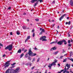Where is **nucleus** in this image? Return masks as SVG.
Here are the masks:
<instances>
[{
    "instance_id": "obj_1",
    "label": "nucleus",
    "mask_w": 73,
    "mask_h": 73,
    "mask_svg": "<svg viewBox=\"0 0 73 73\" xmlns=\"http://www.w3.org/2000/svg\"><path fill=\"white\" fill-rule=\"evenodd\" d=\"M12 44L9 45L7 46L5 48V49L6 50V49H9V50L10 51V50H11L12 49L13 47H12Z\"/></svg>"
},
{
    "instance_id": "obj_2",
    "label": "nucleus",
    "mask_w": 73,
    "mask_h": 73,
    "mask_svg": "<svg viewBox=\"0 0 73 73\" xmlns=\"http://www.w3.org/2000/svg\"><path fill=\"white\" fill-rule=\"evenodd\" d=\"M45 38H46V36H44L41 37L40 39V40H42V41H47V40Z\"/></svg>"
},
{
    "instance_id": "obj_3",
    "label": "nucleus",
    "mask_w": 73,
    "mask_h": 73,
    "mask_svg": "<svg viewBox=\"0 0 73 73\" xmlns=\"http://www.w3.org/2000/svg\"><path fill=\"white\" fill-rule=\"evenodd\" d=\"M28 54H29V56H32V54H33V52H32V51H31V49H30L29 50Z\"/></svg>"
},
{
    "instance_id": "obj_4",
    "label": "nucleus",
    "mask_w": 73,
    "mask_h": 73,
    "mask_svg": "<svg viewBox=\"0 0 73 73\" xmlns=\"http://www.w3.org/2000/svg\"><path fill=\"white\" fill-rule=\"evenodd\" d=\"M19 70H20V68H17L15 70H14V73H17L19 72Z\"/></svg>"
},
{
    "instance_id": "obj_5",
    "label": "nucleus",
    "mask_w": 73,
    "mask_h": 73,
    "mask_svg": "<svg viewBox=\"0 0 73 73\" xmlns=\"http://www.w3.org/2000/svg\"><path fill=\"white\" fill-rule=\"evenodd\" d=\"M66 15V14H64L59 19L60 21H61V20H62V19H63L64 16H65Z\"/></svg>"
},
{
    "instance_id": "obj_6",
    "label": "nucleus",
    "mask_w": 73,
    "mask_h": 73,
    "mask_svg": "<svg viewBox=\"0 0 73 73\" xmlns=\"http://www.w3.org/2000/svg\"><path fill=\"white\" fill-rule=\"evenodd\" d=\"M11 69H8L6 72L5 73H11Z\"/></svg>"
},
{
    "instance_id": "obj_7",
    "label": "nucleus",
    "mask_w": 73,
    "mask_h": 73,
    "mask_svg": "<svg viewBox=\"0 0 73 73\" xmlns=\"http://www.w3.org/2000/svg\"><path fill=\"white\" fill-rule=\"evenodd\" d=\"M57 43L58 45H61L62 44V41L61 40L58 42Z\"/></svg>"
},
{
    "instance_id": "obj_8",
    "label": "nucleus",
    "mask_w": 73,
    "mask_h": 73,
    "mask_svg": "<svg viewBox=\"0 0 73 73\" xmlns=\"http://www.w3.org/2000/svg\"><path fill=\"white\" fill-rule=\"evenodd\" d=\"M66 66H67L68 68H70V64H67L66 65Z\"/></svg>"
},
{
    "instance_id": "obj_9",
    "label": "nucleus",
    "mask_w": 73,
    "mask_h": 73,
    "mask_svg": "<svg viewBox=\"0 0 73 73\" xmlns=\"http://www.w3.org/2000/svg\"><path fill=\"white\" fill-rule=\"evenodd\" d=\"M66 25H67V24H68L69 25H70V21H69V22H66L65 23Z\"/></svg>"
},
{
    "instance_id": "obj_10",
    "label": "nucleus",
    "mask_w": 73,
    "mask_h": 73,
    "mask_svg": "<svg viewBox=\"0 0 73 73\" xmlns=\"http://www.w3.org/2000/svg\"><path fill=\"white\" fill-rule=\"evenodd\" d=\"M17 34L18 35H20V31H17Z\"/></svg>"
},
{
    "instance_id": "obj_11",
    "label": "nucleus",
    "mask_w": 73,
    "mask_h": 73,
    "mask_svg": "<svg viewBox=\"0 0 73 73\" xmlns=\"http://www.w3.org/2000/svg\"><path fill=\"white\" fill-rule=\"evenodd\" d=\"M58 53V51H56V52H55L53 53V54H54V55H56V54H57Z\"/></svg>"
},
{
    "instance_id": "obj_12",
    "label": "nucleus",
    "mask_w": 73,
    "mask_h": 73,
    "mask_svg": "<svg viewBox=\"0 0 73 73\" xmlns=\"http://www.w3.org/2000/svg\"><path fill=\"white\" fill-rule=\"evenodd\" d=\"M57 41L53 42H51V43H50V44H56V43H57Z\"/></svg>"
},
{
    "instance_id": "obj_13",
    "label": "nucleus",
    "mask_w": 73,
    "mask_h": 73,
    "mask_svg": "<svg viewBox=\"0 0 73 73\" xmlns=\"http://www.w3.org/2000/svg\"><path fill=\"white\" fill-rule=\"evenodd\" d=\"M70 5L72 7L73 6V1H71L70 2Z\"/></svg>"
},
{
    "instance_id": "obj_14",
    "label": "nucleus",
    "mask_w": 73,
    "mask_h": 73,
    "mask_svg": "<svg viewBox=\"0 0 73 73\" xmlns=\"http://www.w3.org/2000/svg\"><path fill=\"white\" fill-rule=\"evenodd\" d=\"M52 64H50V63L49 64V65L48 66V68H50L52 67Z\"/></svg>"
},
{
    "instance_id": "obj_15",
    "label": "nucleus",
    "mask_w": 73,
    "mask_h": 73,
    "mask_svg": "<svg viewBox=\"0 0 73 73\" xmlns=\"http://www.w3.org/2000/svg\"><path fill=\"white\" fill-rule=\"evenodd\" d=\"M51 64L52 65H56V63H55V62H53L52 63H51Z\"/></svg>"
},
{
    "instance_id": "obj_16",
    "label": "nucleus",
    "mask_w": 73,
    "mask_h": 73,
    "mask_svg": "<svg viewBox=\"0 0 73 73\" xmlns=\"http://www.w3.org/2000/svg\"><path fill=\"white\" fill-rule=\"evenodd\" d=\"M38 0H32L31 1V2L32 3H34L35 1H37Z\"/></svg>"
},
{
    "instance_id": "obj_17",
    "label": "nucleus",
    "mask_w": 73,
    "mask_h": 73,
    "mask_svg": "<svg viewBox=\"0 0 73 73\" xmlns=\"http://www.w3.org/2000/svg\"><path fill=\"white\" fill-rule=\"evenodd\" d=\"M38 3V1H37V2L34 5V7H35L37 5Z\"/></svg>"
},
{
    "instance_id": "obj_18",
    "label": "nucleus",
    "mask_w": 73,
    "mask_h": 73,
    "mask_svg": "<svg viewBox=\"0 0 73 73\" xmlns=\"http://www.w3.org/2000/svg\"><path fill=\"white\" fill-rule=\"evenodd\" d=\"M36 55H37V54L36 53H33V54H32L31 56H36Z\"/></svg>"
},
{
    "instance_id": "obj_19",
    "label": "nucleus",
    "mask_w": 73,
    "mask_h": 73,
    "mask_svg": "<svg viewBox=\"0 0 73 73\" xmlns=\"http://www.w3.org/2000/svg\"><path fill=\"white\" fill-rule=\"evenodd\" d=\"M22 28L23 29H27V27L26 26H24L22 27Z\"/></svg>"
},
{
    "instance_id": "obj_20",
    "label": "nucleus",
    "mask_w": 73,
    "mask_h": 73,
    "mask_svg": "<svg viewBox=\"0 0 73 73\" xmlns=\"http://www.w3.org/2000/svg\"><path fill=\"white\" fill-rule=\"evenodd\" d=\"M10 65V64H7L5 66V68H7V67H8V66H9Z\"/></svg>"
},
{
    "instance_id": "obj_21",
    "label": "nucleus",
    "mask_w": 73,
    "mask_h": 73,
    "mask_svg": "<svg viewBox=\"0 0 73 73\" xmlns=\"http://www.w3.org/2000/svg\"><path fill=\"white\" fill-rule=\"evenodd\" d=\"M68 60L67 58H66L63 61V62H66V60Z\"/></svg>"
},
{
    "instance_id": "obj_22",
    "label": "nucleus",
    "mask_w": 73,
    "mask_h": 73,
    "mask_svg": "<svg viewBox=\"0 0 73 73\" xmlns=\"http://www.w3.org/2000/svg\"><path fill=\"white\" fill-rule=\"evenodd\" d=\"M21 49H19L18 51V52H17V53H21Z\"/></svg>"
},
{
    "instance_id": "obj_23",
    "label": "nucleus",
    "mask_w": 73,
    "mask_h": 73,
    "mask_svg": "<svg viewBox=\"0 0 73 73\" xmlns=\"http://www.w3.org/2000/svg\"><path fill=\"white\" fill-rule=\"evenodd\" d=\"M9 62H10V61H8L7 62H6V63L5 64V65H7V64H9L8 63Z\"/></svg>"
},
{
    "instance_id": "obj_24",
    "label": "nucleus",
    "mask_w": 73,
    "mask_h": 73,
    "mask_svg": "<svg viewBox=\"0 0 73 73\" xmlns=\"http://www.w3.org/2000/svg\"><path fill=\"white\" fill-rule=\"evenodd\" d=\"M43 1V0H37V1H38V2L39 1L40 3H42V2Z\"/></svg>"
},
{
    "instance_id": "obj_25",
    "label": "nucleus",
    "mask_w": 73,
    "mask_h": 73,
    "mask_svg": "<svg viewBox=\"0 0 73 73\" xmlns=\"http://www.w3.org/2000/svg\"><path fill=\"white\" fill-rule=\"evenodd\" d=\"M52 49H53V50H56V48L55 47H54L51 49V50H52Z\"/></svg>"
},
{
    "instance_id": "obj_26",
    "label": "nucleus",
    "mask_w": 73,
    "mask_h": 73,
    "mask_svg": "<svg viewBox=\"0 0 73 73\" xmlns=\"http://www.w3.org/2000/svg\"><path fill=\"white\" fill-rule=\"evenodd\" d=\"M28 60H30L31 61V60H32V58H31V57L29 56L28 57Z\"/></svg>"
},
{
    "instance_id": "obj_27",
    "label": "nucleus",
    "mask_w": 73,
    "mask_h": 73,
    "mask_svg": "<svg viewBox=\"0 0 73 73\" xmlns=\"http://www.w3.org/2000/svg\"><path fill=\"white\" fill-rule=\"evenodd\" d=\"M24 53H23L21 55V57H20V58H21V57H23V56H24Z\"/></svg>"
},
{
    "instance_id": "obj_28",
    "label": "nucleus",
    "mask_w": 73,
    "mask_h": 73,
    "mask_svg": "<svg viewBox=\"0 0 73 73\" xmlns=\"http://www.w3.org/2000/svg\"><path fill=\"white\" fill-rule=\"evenodd\" d=\"M61 41L62 42V43H63V42H66V40H63Z\"/></svg>"
},
{
    "instance_id": "obj_29",
    "label": "nucleus",
    "mask_w": 73,
    "mask_h": 73,
    "mask_svg": "<svg viewBox=\"0 0 73 73\" xmlns=\"http://www.w3.org/2000/svg\"><path fill=\"white\" fill-rule=\"evenodd\" d=\"M35 58H34L33 59V60L32 61V62H33V61H35Z\"/></svg>"
},
{
    "instance_id": "obj_30",
    "label": "nucleus",
    "mask_w": 73,
    "mask_h": 73,
    "mask_svg": "<svg viewBox=\"0 0 73 73\" xmlns=\"http://www.w3.org/2000/svg\"><path fill=\"white\" fill-rule=\"evenodd\" d=\"M25 57H26V58L28 57V53H27L25 55Z\"/></svg>"
},
{
    "instance_id": "obj_31",
    "label": "nucleus",
    "mask_w": 73,
    "mask_h": 73,
    "mask_svg": "<svg viewBox=\"0 0 73 73\" xmlns=\"http://www.w3.org/2000/svg\"><path fill=\"white\" fill-rule=\"evenodd\" d=\"M41 32H45V30H44V29H42Z\"/></svg>"
},
{
    "instance_id": "obj_32",
    "label": "nucleus",
    "mask_w": 73,
    "mask_h": 73,
    "mask_svg": "<svg viewBox=\"0 0 73 73\" xmlns=\"http://www.w3.org/2000/svg\"><path fill=\"white\" fill-rule=\"evenodd\" d=\"M35 33H33V37H35Z\"/></svg>"
},
{
    "instance_id": "obj_33",
    "label": "nucleus",
    "mask_w": 73,
    "mask_h": 73,
    "mask_svg": "<svg viewBox=\"0 0 73 73\" xmlns=\"http://www.w3.org/2000/svg\"><path fill=\"white\" fill-rule=\"evenodd\" d=\"M35 20L36 21H39V19H35Z\"/></svg>"
},
{
    "instance_id": "obj_34",
    "label": "nucleus",
    "mask_w": 73,
    "mask_h": 73,
    "mask_svg": "<svg viewBox=\"0 0 73 73\" xmlns=\"http://www.w3.org/2000/svg\"><path fill=\"white\" fill-rule=\"evenodd\" d=\"M30 36H29L27 37V38L28 39H29V38H30Z\"/></svg>"
},
{
    "instance_id": "obj_35",
    "label": "nucleus",
    "mask_w": 73,
    "mask_h": 73,
    "mask_svg": "<svg viewBox=\"0 0 73 73\" xmlns=\"http://www.w3.org/2000/svg\"><path fill=\"white\" fill-rule=\"evenodd\" d=\"M72 55H73V52H71L70 55V56H72Z\"/></svg>"
},
{
    "instance_id": "obj_36",
    "label": "nucleus",
    "mask_w": 73,
    "mask_h": 73,
    "mask_svg": "<svg viewBox=\"0 0 73 73\" xmlns=\"http://www.w3.org/2000/svg\"><path fill=\"white\" fill-rule=\"evenodd\" d=\"M42 31H41V32L40 33V34H39V35H42Z\"/></svg>"
},
{
    "instance_id": "obj_37",
    "label": "nucleus",
    "mask_w": 73,
    "mask_h": 73,
    "mask_svg": "<svg viewBox=\"0 0 73 73\" xmlns=\"http://www.w3.org/2000/svg\"><path fill=\"white\" fill-rule=\"evenodd\" d=\"M70 61H72V62H73V58H71L70 59Z\"/></svg>"
},
{
    "instance_id": "obj_38",
    "label": "nucleus",
    "mask_w": 73,
    "mask_h": 73,
    "mask_svg": "<svg viewBox=\"0 0 73 73\" xmlns=\"http://www.w3.org/2000/svg\"><path fill=\"white\" fill-rule=\"evenodd\" d=\"M39 60H40V58H39L37 60V62H39Z\"/></svg>"
},
{
    "instance_id": "obj_39",
    "label": "nucleus",
    "mask_w": 73,
    "mask_h": 73,
    "mask_svg": "<svg viewBox=\"0 0 73 73\" xmlns=\"http://www.w3.org/2000/svg\"><path fill=\"white\" fill-rule=\"evenodd\" d=\"M34 49L36 50H38V49L36 47H35L34 48Z\"/></svg>"
},
{
    "instance_id": "obj_40",
    "label": "nucleus",
    "mask_w": 73,
    "mask_h": 73,
    "mask_svg": "<svg viewBox=\"0 0 73 73\" xmlns=\"http://www.w3.org/2000/svg\"><path fill=\"white\" fill-rule=\"evenodd\" d=\"M72 46V44H68V46Z\"/></svg>"
},
{
    "instance_id": "obj_41",
    "label": "nucleus",
    "mask_w": 73,
    "mask_h": 73,
    "mask_svg": "<svg viewBox=\"0 0 73 73\" xmlns=\"http://www.w3.org/2000/svg\"><path fill=\"white\" fill-rule=\"evenodd\" d=\"M64 57V56H61L60 57V58H61V59H62V58Z\"/></svg>"
},
{
    "instance_id": "obj_42",
    "label": "nucleus",
    "mask_w": 73,
    "mask_h": 73,
    "mask_svg": "<svg viewBox=\"0 0 73 73\" xmlns=\"http://www.w3.org/2000/svg\"><path fill=\"white\" fill-rule=\"evenodd\" d=\"M35 68V66H34V67H32L31 68L32 70H33V69H34V68Z\"/></svg>"
},
{
    "instance_id": "obj_43",
    "label": "nucleus",
    "mask_w": 73,
    "mask_h": 73,
    "mask_svg": "<svg viewBox=\"0 0 73 73\" xmlns=\"http://www.w3.org/2000/svg\"><path fill=\"white\" fill-rule=\"evenodd\" d=\"M15 64H16V63H14L13 64H11V65L13 66V65H15Z\"/></svg>"
},
{
    "instance_id": "obj_44",
    "label": "nucleus",
    "mask_w": 73,
    "mask_h": 73,
    "mask_svg": "<svg viewBox=\"0 0 73 73\" xmlns=\"http://www.w3.org/2000/svg\"><path fill=\"white\" fill-rule=\"evenodd\" d=\"M70 40H69L68 41V44H70Z\"/></svg>"
},
{
    "instance_id": "obj_45",
    "label": "nucleus",
    "mask_w": 73,
    "mask_h": 73,
    "mask_svg": "<svg viewBox=\"0 0 73 73\" xmlns=\"http://www.w3.org/2000/svg\"><path fill=\"white\" fill-rule=\"evenodd\" d=\"M15 66H13L11 67V68H14V67H15Z\"/></svg>"
},
{
    "instance_id": "obj_46",
    "label": "nucleus",
    "mask_w": 73,
    "mask_h": 73,
    "mask_svg": "<svg viewBox=\"0 0 73 73\" xmlns=\"http://www.w3.org/2000/svg\"><path fill=\"white\" fill-rule=\"evenodd\" d=\"M35 32V29H33V30H32V32Z\"/></svg>"
},
{
    "instance_id": "obj_47",
    "label": "nucleus",
    "mask_w": 73,
    "mask_h": 73,
    "mask_svg": "<svg viewBox=\"0 0 73 73\" xmlns=\"http://www.w3.org/2000/svg\"><path fill=\"white\" fill-rule=\"evenodd\" d=\"M3 46V45L2 44H1V43H0V46Z\"/></svg>"
},
{
    "instance_id": "obj_48",
    "label": "nucleus",
    "mask_w": 73,
    "mask_h": 73,
    "mask_svg": "<svg viewBox=\"0 0 73 73\" xmlns=\"http://www.w3.org/2000/svg\"><path fill=\"white\" fill-rule=\"evenodd\" d=\"M5 54H3V57H5Z\"/></svg>"
},
{
    "instance_id": "obj_49",
    "label": "nucleus",
    "mask_w": 73,
    "mask_h": 73,
    "mask_svg": "<svg viewBox=\"0 0 73 73\" xmlns=\"http://www.w3.org/2000/svg\"><path fill=\"white\" fill-rule=\"evenodd\" d=\"M67 71L64 70V72H63V73H66V72Z\"/></svg>"
},
{
    "instance_id": "obj_50",
    "label": "nucleus",
    "mask_w": 73,
    "mask_h": 73,
    "mask_svg": "<svg viewBox=\"0 0 73 73\" xmlns=\"http://www.w3.org/2000/svg\"><path fill=\"white\" fill-rule=\"evenodd\" d=\"M11 9V7H9L8 8V9Z\"/></svg>"
},
{
    "instance_id": "obj_51",
    "label": "nucleus",
    "mask_w": 73,
    "mask_h": 73,
    "mask_svg": "<svg viewBox=\"0 0 73 73\" xmlns=\"http://www.w3.org/2000/svg\"><path fill=\"white\" fill-rule=\"evenodd\" d=\"M28 39L27 38V39H26V40H25V42H27V41L28 40Z\"/></svg>"
},
{
    "instance_id": "obj_52",
    "label": "nucleus",
    "mask_w": 73,
    "mask_h": 73,
    "mask_svg": "<svg viewBox=\"0 0 73 73\" xmlns=\"http://www.w3.org/2000/svg\"><path fill=\"white\" fill-rule=\"evenodd\" d=\"M64 70H66V71L67 70H66V67H65V68L64 69Z\"/></svg>"
},
{
    "instance_id": "obj_53",
    "label": "nucleus",
    "mask_w": 73,
    "mask_h": 73,
    "mask_svg": "<svg viewBox=\"0 0 73 73\" xmlns=\"http://www.w3.org/2000/svg\"><path fill=\"white\" fill-rule=\"evenodd\" d=\"M10 35H13V34H12V32H11L10 33Z\"/></svg>"
},
{
    "instance_id": "obj_54",
    "label": "nucleus",
    "mask_w": 73,
    "mask_h": 73,
    "mask_svg": "<svg viewBox=\"0 0 73 73\" xmlns=\"http://www.w3.org/2000/svg\"><path fill=\"white\" fill-rule=\"evenodd\" d=\"M64 70H61L60 72H63Z\"/></svg>"
},
{
    "instance_id": "obj_55",
    "label": "nucleus",
    "mask_w": 73,
    "mask_h": 73,
    "mask_svg": "<svg viewBox=\"0 0 73 73\" xmlns=\"http://www.w3.org/2000/svg\"><path fill=\"white\" fill-rule=\"evenodd\" d=\"M27 50H25L24 51V53H25V52H27Z\"/></svg>"
},
{
    "instance_id": "obj_56",
    "label": "nucleus",
    "mask_w": 73,
    "mask_h": 73,
    "mask_svg": "<svg viewBox=\"0 0 73 73\" xmlns=\"http://www.w3.org/2000/svg\"><path fill=\"white\" fill-rule=\"evenodd\" d=\"M55 3V1H54L53 2H52V4H54Z\"/></svg>"
},
{
    "instance_id": "obj_57",
    "label": "nucleus",
    "mask_w": 73,
    "mask_h": 73,
    "mask_svg": "<svg viewBox=\"0 0 73 73\" xmlns=\"http://www.w3.org/2000/svg\"><path fill=\"white\" fill-rule=\"evenodd\" d=\"M54 62H55V63H56V62H57V60H55Z\"/></svg>"
},
{
    "instance_id": "obj_58",
    "label": "nucleus",
    "mask_w": 73,
    "mask_h": 73,
    "mask_svg": "<svg viewBox=\"0 0 73 73\" xmlns=\"http://www.w3.org/2000/svg\"><path fill=\"white\" fill-rule=\"evenodd\" d=\"M66 44H67V42H64V44H65V45H66Z\"/></svg>"
},
{
    "instance_id": "obj_59",
    "label": "nucleus",
    "mask_w": 73,
    "mask_h": 73,
    "mask_svg": "<svg viewBox=\"0 0 73 73\" xmlns=\"http://www.w3.org/2000/svg\"><path fill=\"white\" fill-rule=\"evenodd\" d=\"M66 73H69V71H67L66 72Z\"/></svg>"
},
{
    "instance_id": "obj_60",
    "label": "nucleus",
    "mask_w": 73,
    "mask_h": 73,
    "mask_svg": "<svg viewBox=\"0 0 73 73\" xmlns=\"http://www.w3.org/2000/svg\"><path fill=\"white\" fill-rule=\"evenodd\" d=\"M58 65L59 66H60V64H58Z\"/></svg>"
},
{
    "instance_id": "obj_61",
    "label": "nucleus",
    "mask_w": 73,
    "mask_h": 73,
    "mask_svg": "<svg viewBox=\"0 0 73 73\" xmlns=\"http://www.w3.org/2000/svg\"><path fill=\"white\" fill-rule=\"evenodd\" d=\"M54 25H55V24H53L52 25L53 27H54Z\"/></svg>"
},
{
    "instance_id": "obj_62",
    "label": "nucleus",
    "mask_w": 73,
    "mask_h": 73,
    "mask_svg": "<svg viewBox=\"0 0 73 73\" xmlns=\"http://www.w3.org/2000/svg\"><path fill=\"white\" fill-rule=\"evenodd\" d=\"M32 66V63L30 64V66Z\"/></svg>"
},
{
    "instance_id": "obj_63",
    "label": "nucleus",
    "mask_w": 73,
    "mask_h": 73,
    "mask_svg": "<svg viewBox=\"0 0 73 73\" xmlns=\"http://www.w3.org/2000/svg\"><path fill=\"white\" fill-rule=\"evenodd\" d=\"M25 65H28V63H27Z\"/></svg>"
},
{
    "instance_id": "obj_64",
    "label": "nucleus",
    "mask_w": 73,
    "mask_h": 73,
    "mask_svg": "<svg viewBox=\"0 0 73 73\" xmlns=\"http://www.w3.org/2000/svg\"><path fill=\"white\" fill-rule=\"evenodd\" d=\"M42 28H40V31H41L42 30Z\"/></svg>"
}]
</instances>
